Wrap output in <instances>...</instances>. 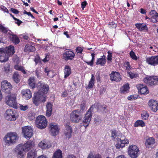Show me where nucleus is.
<instances>
[{
    "mask_svg": "<svg viewBox=\"0 0 158 158\" xmlns=\"http://www.w3.org/2000/svg\"><path fill=\"white\" fill-rule=\"evenodd\" d=\"M14 48L13 46L10 45L8 48H0V61L1 62L7 61L9 57L14 54L15 52Z\"/></svg>",
    "mask_w": 158,
    "mask_h": 158,
    "instance_id": "f257e3e1",
    "label": "nucleus"
},
{
    "mask_svg": "<svg viewBox=\"0 0 158 158\" xmlns=\"http://www.w3.org/2000/svg\"><path fill=\"white\" fill-rule=\"evenodd\" d=\"M32 142L31 141H27L26 143L23 144H20L17 146L15 149V152L19 158L23 157L24 152H27L31 148Z\"/></svg>",
    "mask_w": 158,
    "mask_h": 158,
    "instance_id": "f03ea898",
    "label": "nucleus"
},
{
    "mask_svg": "<svg viewBox=\"0 0 158 158\" xmlns=\"http://www.w3.org/2000/svg\"><path fill=\"white\" fill-rule=\"evenodd\" d=\"M0 31L3 33L10 35L9 38L10 40L15 44H18L19 43V40L18 37L15 35L13 34L10 30L1 24H0Z\"/></svg>",
    "mask_w": 158,
    "mask_h": 158,
    "instance_id": "7ed1b4c3",
    "label": "nucleus"
},
{
    "mask_svg": "<svg viewBox=\"0 0 158 158\" xmlns=\"http://www.w3.org/2000/svg\"><path fill=\"white\" fill-rule=\"evenodd\" d=\"M4 141L6 144L10 145L16 143L19 137L16 132H10L8 133L4 137Z\"/></svg>",
    "mask_w": 158,
    "mask_h": 158,
    "instance_id": "20e7f679",
    "label": "nucleus"
},
{
    "mask_svg": "<svg viewBox=\"0 0 158 158\" xmlns=\"http://www.w3.org/2000/svg\"><path fill=\"white\" fill-rule=\"evenodd\" d=\"M35 122L36 127L42 129L46 127L48 121L45 116L40 115L37 117Z\"/></svg>",
    "mask_w": 158,
    "mask_h": 158,
    "instance_id": "39448f33",
    "label": "nucleus"
},
{
    "mask_svg": "<svg viewBox=\"0 0 158 158\" xmlns=\"http://www.w3.org/2000/svg\"><path fill=\"white\" fill-rule=\"evenodd\" d=\"M37 87L38 89L37 93L42 96H44L47 93L49 89L48 85L41 81L37 83Z\"/></svg>",
    "mask_w": 158,
    "mask_h": 158,
    "instance_id": "423d86ee",
    "label": "nucleus"
},
{
    "mask_svg": "<svg viewBox=\"0 0 158 158\" xmlns=\"http://www.w3.org/2000/svg\"><path fill=\"white\" fill-rule=\"evenodd\" d=\"M94 108V106L92 105L87 112L83 118V120L81 124L85 128L88 126L91 120L92 115V112Z\"/></svg>",
    "mask_w": 158,
    "mask_h": 158,
    "instance_id": "0eeeda50",
    "label": "nucleus"
},
{
    "mask_svg": "<svg viewBox=\"0 0 158 158\" xmlns=\"http://www.w3.org/2000/svg\"><path fill=\"white\" fill-rule=\"evenodd\" d=\"M94 108V106L92 105L87 112L83 118V120L81 124L85 128L88 126L91 120L92 115V112Z\"/></svg>",
    "mask_w": 158,
    "mask_h": 158,
    "instance_id": "6e6552de",
    "label": "nucleus"
},
{
    "mask_svg": "<svg viewBox=\"0 0 158 158\" xmlns=\"http://www.w3.org/2000/svg\"><path fill=\"white\" fill-rule=\"evenodd\" d=\"M70 120L73 123H77L81 119L82 114L78 110L73 111L70 114Z\"/></svg>",
    "mask_w": 158,
    "mask_h": 158,
    "instance_id": "1a4fd4ad",
    "label": "nucleus"
},
{
    "mask_svg": "<svg viewBox=\"0 0 158 158\" xmlns=\"http://www.w3.org/2000/svg\"><path fill=\"white\" fill-rule=\"evenodd\" d=\"M5 99L6 103L8 106L14 108L17 106L16 96L15 94L8 95L6 97Z\"/></svg>",
    "mask_w": 158,
    "mask_h": 158,
    "instance_id": "9d476101",
    "label": "nucleus"
},
{
    "mask_svg": "<svg viewBox=\"0 0 158 158\" xmlns=\"http://www.w3.org/2000/svg\"><path fill=\"white\" fill-rule=\"evenodd\" d=\"M143 81L148 85L152 86L158 85V78L156 76L147 77L144 78Z\"/></svg>",
    "mask_w": 158,
    "mask_h": 158,
    "instance_id": "9b49d317",
    "label": "nucleus"
},
{
    "mask_svg": "<svg viewBox=\"0 0 158 158\" xmlns=\"http://www.w3.org/2000/svg\"><path fill=\"white\" fill-rule=\"evenodd\" d=\"M139 150L136 146L131 145L128 148V153L131 158H136L139 155Z\"/></svg>",
    "mask_w": 158,
    "mask_h": 158,
    "instance_id": "f8f14e48",
    "label": "nucleus"
},
{
    "mask_svg": "<svg viewBox=\"0 0 158 158\" xmlns=\"http://www.w3.org/2000/svg\"><path fill=\"white\" fill-rule=\"evenodd\" d=\"M2 89V91L6 94H10L12 88L10 83L6 80L2 81L1 83Z\"/></svg>",
    "mask_w": 158,
    "mask_h": 158,
    "instance_id": "ddd939ff",
    "label": "nucleus"
},
{
    "mask_svg": "<svg viewBox=\"0 0 158 158\" xmlns=\"http://www.w3.org/2000/svg\"><path fill=\"white\" fill-rule=\"evenodd\" d=\"M46 101L45 96H42L37 93L34 94V95L33 98V102L36 106H38L41 102H44Z\"/></svg>",
    "mask_w": 158,
    "mask_h": 158,
    "instance_id": "4468645a",
    "label": "nucleus"
},
{
    "mask_svg": "<svg viewBox=\"0 0 158 158\" xmlns=\"http://www.w3.org/2000/svg\"><path fill=\"white\" fill-rule=\"evenodd\" d=\"M16 112L13 110H6L5 115L6 119L10 121H15L16 119L15 116Z\"/></svg>",
    "mask_w": 158,
    "mask_h": 158,
    "instance_id": "2eb2a0df",
    "label": "nucleus"
},
{
    "mask_svg": "<svg viewBox=\"0 0 158 158\" xmlns=\"http://www.w3.org/2000/svg\"><path fill=\"white\" fill-rule=\"evenodd\" d=\"M22 132L24 137L27 139L30 138L33 134V130L30 127L26 126L23 127Z\"/></svg>",
    "mask_w": 158,
    "mask_h": 158,
    "instance_id": "dca6fc26",
    "label": "nucleus"
},
{
    "mask_svg": "<svg viewBox=\"0 0 158 158\" xmlns=\"http://www.w3.org/2000/svg\"><path fill=\"white\" fill-rule=\"evenodd\" d=\"M50 131L51 134L53 136L58 134L59 131L58 126L55 123H51L49 125Z\"/></svg>",
    "mask_w": 158,
    "mask_h": 158,
    "instance_id": "f3484780",
    "label": "nucleus"
},
{
    "mask_svg": "<svg viewBox=\"0 0 158 158\" xmlns=\"http://www.w3.org/2000/svg\"><path fill=\"white\" fill-rule=\"evenodd\" d=\"M146 61L147 63L151 65H157L158 64V56L147 58Z\"/></svg>",
    "mask_w": 158,
    "mask_h": 158,
    "instance_id": "a211bd4d",
    "label": "nucleus"
},
{
    "mask_svg": "<svg viewBox=\"0 0 158 158\" xmlns=\"http://www.w3.org/2000/svg\"><path fill=\"white\" fill-rule=\"evenodd\" d=\"M151 109L153 112H156L158 110V102L153 99L150 100L148 103Z\"/></svg>",
    "mask_w": 158,
    "mask_h": 158,
    "instance_id": "6ab92c4d",
    "label": "nucleus"
},
{
    "mask_svg": "<svg viewBox=\"0 0 158 158\" xmlns=\"http://www.w3.org/2000/svg\"><path fill=\"white\" fill-rule=\"evenodd\" d=\"M110 79L111 81L116 82L120 81L121 79V76L120 74L116 72H112L110 74Z\"/></svg>",
    "mask_w": 158,
    "mask_h": 158,
    "instance_id": "aec40b11",
    "label": "nucleus"
},
{
    "mask_svg": "<svg viewBox=\"0 0 158 158\" xmlns=\"http://www.w3.org/2000/svg\"><path fill=\"white\" fill-rule=\"evenodd\" d=\"M75 54L71 51H67L63 55V58L66 61L72 60Z\"/></svg>",
    "mask_w": 158,
    "mask_h": 158,
    "instance_id": "412c9836",
    "label": "nucleus"
},
{
    "mask_svg": "<svg viewBox=\"0 0 158 158\" xmlns=\"http://www.w3.org/2000/svg\"><path fill=\"white\" fill-rule=\"evenodd\" d=\"M151 17V21L152 22L155 23L158 21V13L155 10H152L149 13Z\"/></svg>",
    "mask_w": 158,
    "mask_h": 158,
    "instance_id": "4be33fe9",
    "label": "nucleus"
},
{
    "mask_svg": "<svg viewBox=\"0 0 158 158\" xmlns=\"http://www.w3.org/2000/svg\"><path fill=\"white\" fill-rule=\"evenodd\" d=\"M21 93L23 97L26 99H29L32 97V93L29 89H23Z\"/></svg>",
    "mask_w": 158,
    "mask_h": 158,
    "instance_id": "5701e85b",
    "label": "nucleus"
},
{
    "mask_svg": "<svg viewBox=\"0 0 158 158\" xmlns=\"http://www.w3.org/2000/svg\"><path fill=\"white\" fill-rule=\"evenodd\" d=\"M136 27L140 31L147 32L148 29L147 25L143 23H137L135 24Z\"/></svg>",
    "mask_w": 158,
    "mask_h": 158,
    "instance_id": "b1692460",
    "label": "nucleus"
},
{
    "mask_svg": "<svg viewBox=\"0 0 158 158\" xmlns=\"http://www.w3.org/2000/svg\"><path fill=\"white\" fill-rule=\"evenodd\" d=\"M65 129L64 131V135L66 139H69L71 137L72 131L71 127L68 125H66Z\"/></svg>",
    "mask_w": 158,
    "mask_h": 158,
    "instance_id": "393cba45",
    "label": "nucleus"
},
{
    "mask_svg": "<svg viewBox=\"0 0 158 158\" xmlns=\"http://www.w3.org/2000/svg\"><path fill=\"white\" fill-rule=\"evenodd\" d=\"M46 107L47 109L46 115L47 117H49L51 116L52 114V105L49 102H48Z\"/></svg>",
    "mask_w": 158,
    "mask_h": 158,
    "instance_id": "a878e982",
    "label": "nucleus"
},
{
    "mask_svg": "<svg viewBox=\"0 0 158 158\" xmlns=\"http://www.w3.org/2000/svg\"><path fill=\"white\" fill-rule=\"evenodd\" d=\"M137 88L139 90V92L141 94H147L148 93V90L146 86H143V85H137Z\"/></svg>",
    "mask_w": 158,
    "mask_h": 158,
    "instance_id": "bb28decb",
    "label": "nucleus"
},
{
    "mask_svg": "<svg viewBox=\"0 0 158 158\" xmlns=\"http://www.w3.org/2000/svg\"><path fill=\"white\" fill-rule=\"evenodd\" d=\"M155 143V139L152 137H150L147 139L145 145L147 147L149 148H152Z\"/></svg>",
    "mask_w": 158,
    "mask_h": 158,
    "instance_id": "cd10ccee",
    "label": "nucleus"
},
{
    "mask_svg": "<svg viewBox=\"0 0 158 158\" xmlns=\"http://www.w3.org/2000/svg\"><path fill=\"white\" fill-rule=\"evenodd\" d=\"M105 58L106 56L103 55L101 58L98 59L97 60L96 64L97 65H100L102 66H104L106 61Z\"/></svg>",
    "mask_w": 158,
    "mask_h": 158,
    "instance_id": "c85d7f7f",
    "label": "nucleus"
},
{
    "mask_svg": "<svg viewBox=\"0 0 158 158\" xmlns=\"http://www.w3.org/2000/svg\"><path fill=\"white\" fill-rule=\"evenodd\" d=\"M39 147L43 149H46L50 148L51 145L50 143H48L45 141H41L39 143Z\"/></svg>",
    "mask_w": 158,
    "mask_h": 158,
    "instance_id": "c756f323",
    "label": "nucleus"
},
{
    "mask_svg": "<svg viewBox=\"0 0 158 158\" xmlns=\"http://www.w3.org/2000/svg\"><path fill=\"white\" fill-rule=\"evenodd\" d=\"M64 78H66L69 76L71 73V69L69 65H66L64 70Z\"/></svg>",
    "mask_w": 158,
    "mask_h": 158,
    "instance_id": "7c9ffc66",
    "label": "nucleus"
},
{
    "mask_svg": "<svg viewBox=\"0 0 158 158\" xmlns=\"http://www.w3.org/2000/svg\"><path fill=\"white\" fill-rule=\"evenodd\" d=\"M130 88L129 85L127 83L123 86L120 88V91L121 93L125 94L128 92Z\"/></svg>",
    "mask_w": 158,
    "mask_h": 158,
    "instance_id": "2f4dec72",
    "label": "nucleus"
},
{
    "mask_svg": "<svg viewBox=\"0 0 158 158\" xmlns=\"http://www.w3.org/2000/svg\"><path fill=\"white\" fill-rule=\"evenodd\" d=\"M97 110L98 112H101L103 113H106L107 111V107L106 105H99Z\"/></svg>",
    "mask_w": 158,
    "mask_h": 158,
    "instance_id": "473e14b6",
    "label": "nucleus"
},
{
    "mask_svg": "<svg viewBox=\"0 0 158 158\" xmlns=\"http://www.w3.org/2000/svg\"><path fill=\"white\" fill-rule=\"evenodd\" d=\"M94 76L93 74H92L91 78L89 82L88 85L86 88L88 89H89L92 88L94 85Z\"/></svg>",
    "mask_w": 158,
    "mask_h": 158,
    "instance_id": "72a5a7b5",
    "label": "nucleus"
},
{
    "mask_svg": "<svg viewBox=\"0 0 158 158\" xmlns=\"http://www.w3.org/2000/svg\"><path fill=\"white\" fill-rule=\"evenodd\" d=\"M37 152L34 150H31L27 154V158H36Z\"/></svg>",
    "mask_w": 158,
    "mask_h": 158,
    "instance_id": "f704fd0d",
    "label": "nucleus"
},
{
    "mask_svg": "<svg viewBox=\"0 0 158 158\" xmlns=\"http://www.w3.org/2000/svg\"><path fill=\"white\" fill-rule=\"evenodd\" d=\"M20 76L17 72H15L13 76V79L14 81L16 83H18L20 81Z\"/></svg>",
    "mask_w": 158,
    "mask_h": 158,
    "instance_id": "c9c22d12",
    "label": "nucleus"
},
{
    "mask_svg": "<svg viewBox=\"0 0 158 158\" xmlns=\"http://www.w3.org/2000/svg\"><path fill=\"white\" fill-rule=\"evenodd\" d=\"M35 50V48L34 46L29 44L26 45V48L25 49V51L26 52H33Z\"/></svg>",
    "mask_w": 158,
    "mask_h": 158,
    "instance_id": "e433bc0d",
    "label": "nucleus"
},
{
    "mask_svg": "<svg viewBox=\"0 0 158 158\" xmlns=\"http://www.w3.org/2000/svg\"><path fill=\"white\" fill-rule=\"evenodd\" d=\"M52 158H62L61 151L60 150L56 151L54 153Z\"/></svg>",
    "mask_w": 158,
    "mask_h": 158,
    "instance_id": "4c0bfd02",
    "label": "nucleus"
},
{
    "mask_svg": "<svg viewBox=\"0 0 158 158\" xmlns=\"http://www.w3.org/2000/svg\"><path fill=\"white\" fill-rule=\"evenodd\" d=\"M145 126V123L142 120H139L137 121L135 123L134 126L135 127L141 126L144 127Z\"/></svg>",
    "mask_w": 158,
    "mask_h": 158,
    "instance_id": "58836bf2",
    "label": "nucleus"
},
{
    "mask_svg": "<svg viewBox=\"0 0 158 158\" xmlns=\"http://www.w3.org/2000/svg\"><path fill=\"white\" fill-rule=\"evenodd\" d=\"M87 158H102L101 156L98 154H94L92 152H90Z\"/></svg>",
    "mask_w": 158,
    "mask_h": 158,
    "instance_id": "ea45409f",
    "label": "nucleus"
},
{
    "mask_svg": "<svg viewBox=\"0 0 158 158\" xmlns=\"http://www.w3.org/2000/svg\"><path fill=\"white\" fill-rule=\"evenodd\" d=\"M28 81L29 83V85L32 88H33L35 87V79L34 77H30L29 80Z\"/></svg>",
    "mask_w": 158,
    "mask_h": 158,
    "instance_id": "a19ab883",
    "label": "nucleus"
},
{
    "mask_svg": "<svg viewBox=\"0 0 158 158\" xmlns=\"http://www.w3.org/2000/svg\"><path fill=\"white\" fill-rule=\"evenodd\" d=\"M117 141L118 142H120L121 144H123V147H124L125 144H127L129 143V141L127 139H120L118 138Z\"/></svg>",
    "mask_w": 158,
    "mask_h": 158,
    "instance_id": "79ce46f5",
    "label": "nucleus"
},
{
    "mask_svg": "<svg viewBox=\"0 0 158 158\" xmlns=\"http://www.w3.org/2000/svg\"><path fill=\"white\" fill-rule=\"evenodd\" d=\"M85 104L84 102L82 103L80 105V109H78L80 111L81 114H82L83 113L84 111L85 110Z\"/></svg>",
    "mask_w": 158,
    "mask_h": 158,
    "instance_id": "37998d69",
    "label": "nucleus"
},
{
    "mask_svg": "<svg viewBox=\"0 0 158 158\" xmlns=\"http://www.w3.org/2000/svg\"><path fill=\"white\" fill-rule=\"evenodd\" d=\"M128 76L130 77V78L132 79L135 77H136L138 76V74H135L131 72H127Z\"/></svg>",
    "mask_w": 158,
    "mask_h": 158,
    "instance_id": "c03bdc74",
    "label": "nucleus"
},
{
    "mask_svg": "<svg viewBox=\"0 0 158 158\" xmlns=\"http://www.w3.org/2000/svg\"><path fill=\"white\" fill-rule=\"evenodd\" d=\"M130 55L132 59L136 60H137V56L133 51H131L130 52Z\"/></svg>",
    "mask_w": 158,
    "mask_h": 158,
    "instance_id": "a18cd8bd",
    "label": "nucleus"
},
{
    "mask_svg": "<svg viewBox=\"0 0 158 158\" xmlns=\"http://www.w3.org/2000/svg\"><path fill=\"white\" fill-rule=\"evenodd\" d=\"M138 97V95H132L128 96L127 99L129 100H131L132 99H136Z\"/></svg>",
    "mask_w": 158,
    "mask_h": 158,
    "instance_id": "49530a36",
    "label": "nucleus"
},
{
    "mask_svg": "<svg viewBox=\"0 0 158 158\" xmlns=\"http://www.w3.org/2000/svg\"><path fill=\"white\" fill-rule=\"evenodd\" d=\"M13 60L14 62L17 64H18L19 63V58L17 56L15 55L13 56Z\"/></svg>",
    "mask_w": 158,
    "mask_h": 158,
    "instance_id": "de8ad7c7",
    "label": "nucleus"
},
{
    "mask_svg": "<svg viewBox=\"0 0 158 158\" xmlns=\"http://www.w3.org/2000/svg\"><path fill=\"white\" fill-rule=\"evenodd\" d=\"M141 116L142 119L146 120L149 117V115L148 114L146 113H143L141 114Z\"/></svg>",
    "mask_w": 158,
    "mask_h": 158,
    "instance_id": "09e8293b",
    "label": "nucleus"
},
{
    "mask_svg": "<svg viewBox=\"0 0 158 158\" xmlns=\"http://www.w3.org/2000/svg\"><path fill=\"white\" fill-rule=\"evenodd\" d=\"M36 75L38 78H40L41 75V73H40V70L38 69H37L35 71Z\"/></svg>",
    "mask_w": 158,
    "mask_h": 158,
    "instance_id": "8fccbe9b",
    "label": "nucleus"
},
{
    "mask_svg": "<svg viewBox=\"0 0 158 158\" xmlns=\"http://www.w3.org/2000/svg\"><path fill=\"white\" fill-rule=\"evenodd\" d=\"M28 108V107L27 105L23 106L22 105H20V109L22 110L25 111L27 110Z\"/></svg>",
    "mask_w": 158,
    "mask_h": 158,
    "instance_id": "3c124183",
    "label": "nucleus"
},
{
    "mask_svg": "<svg viewBox=\"0 0 158 158\" xmlns=\"http://www.w3.org/2000/svg\"><path fill=\"white\" fill-rule=\"evenodd\" d=\"M34 61L36 65L38 63L41 62V60H40V58L39 56H38L35 57L34 60Z\"/></svg>",
    "mask_w": 158,
    "mask_h": 158,
    "instance_id": "603ef678",
    "label": "nucleus"
},
{
    "mask_svg": "<svg viewBox=\"0 0 158 158\" xmlns=\"http://www.w3.org/2000/svg\"><path fill=\"white\" fill-rule=\"evenodd\" d=\"M5 71L6 73H8L10 71V65L9 64H6L5 68Z\"/></svg>",
    "mask_w": 158,
    "mask_h": 158,
    "instance_id": "864d4df0",
    "label": "nucleus"
},
{
    "mask_svg": "<svg viewBox=\"0 0 158 158\" xmlns=\"http://www.w3.org/2000/svg\"><path fill=\"white\" fill-rule=\"evenodd\" d=\"M109 25L110 27L113 28H116L117 26V24L113 22L109 23Z\"/></svg>",
    "mask_w": 158,
    "mask_h": 158,
    "instance_id": "5fc2aeb1",
    "label": "nucleus"
},
{
    "mask_svg": "<svg viewBox=\"0 0 158 158\" xmlns=\"http://www.w3.org/2000/svg\"><path fill=\"white\" fill-rule=\"evenodd\" d=\"M118 143L116 145V147L117 149H119L120 148H123V144H121L120 142H118Z\"/></svg>",
    "mask_w": 158,
    "mask_h": 158,
    "instance_id": "6e6d98bb",
    "label": "nucleus"
},
{
    "mask_svg": "<svg viewBox=\"0 0 158 158\" xmlns=\"http://www.w3.org/2000/svg\"><path fill=\"white\" fill-rule=\"evenodd\" d=\"M10 10L11 12L16 14H18L19 13L18 10L13 8H11Z\"/></svg>",
    "mask_w": 158,
    "mask_h": 158,
    "instance_id": "4d7b16f0",
    "label": "nucleus"
},
{
    "mask_svg": "<svg viewBox=\"0 0 158 158\" xmlns=\"http://www.w3.org/2000/svg\"><path fill=\"white\" fill-rule=\"evenodd\" d=\"M76 52L77 53H81L82 52V49L80 47H78L76 49Z\"/></svg>",
    "mask_w": 158,
    "mask_h": 158,
    "instance_id": "13d9d810",
    "label": "nucleus"
},
{
    "mask_svg": "<svg viewBox=\"0 0 158 158\" xmlns=\"http://www.w3.org/2000/svg\"><path fill=\"white\" fill-rule=\"evenodd\" d=\"M108 55L107 56V60H108L110 61L112 60V53L109 51L107 52Z\"/></svg>",
    "mask_w": 158,
    "mask_h": 158,
    "instance_id": "bf43d9fd",
    "label": "nucleus"
},
{
    "mask_svg": "<svg viewBox=\"0 0 158 158\" xmlns=\"http://www.w3.org/2000/svg\"><path fill=\"white\" fill-rule=\"evenodd\" d=\"M87 4V3L86 1H84L81 3V6L83 10H84V8L85 7Z\"/></svg>",
    "mask_w": 158,
    "mask_h": 158,
    "instance_id": "052dcab7",
    "label": "nucleus"
},
{
    "mask_svg": "<svg viewBox=\"0 0 158 158\" xmlns=\"http://www.w3.org/2000/svg\"><path fill=\"white\" fill-rule=\"evenodd\" d=\"M101 119H99L98 118H96L94 119V122L96 124H98L99 123L101 122Z\"/></svg>",
    "mask_w": 158,
    "mask_h": 158,
    "instance_id": "680f3d73",
    "label": "nucleus"
},
{
    "mask_svg": "<svg viewBox=\"0 0 158 158\" xmlns=\"http://www.w3.org/2000/svg\"><path fill=\"white\" fill-rule=\"evenodd\" d=\"M106 90V89L105 87H102L100 88V94H103L105 93Z\"/></svg>",
    "mask_w": 158,
    "mask_h": 158,
    "instance_id": "e2e57ef3",
    "label": "nucleus"
},
{
    "mask_svg": "<svg viewBox=\"0 0 158 158\" xmlns=\"http://www.w3.org/2000/svg\"><path fill=\"white\" fill-rule=\"evenodd\" d=\"M22 67L17 64L14 66V68L15 69L19 71Z\"/></svg>",
    "mask_w": 158,
    "mask_h": 158,
    "instance_id": "0e129e2a",
    "label": "nucleus"
},
{
    "mask_svg": "<svg viewBox=\"0 0 158 158\" xmlns=\"http://www.w3.org/2000/svg\"><path fill=\"white\" fill-rule=\"evenodd\" d=\"M1 7V9L3 10L4 12H7V13H8V10L6 7L3 6H2Z\"/></svg>",
    "mask_w": 158,
    "mask_h": 158,
    "instance_id": "69168bd1",
    "label": "nucleus"
},
{
    "mask_svg": "<svg viewBox=\"0 0 158 158\" xmlns=\"http://www.w3.org/2000/svg\"><path fill=\"white\" fill-rule=\"evenodd\" d=\"M15 20L17 21L15 22V23L18 24V25L19 26L21 23H22V22L19 20L18 19L16 18V19H15Z\"/></svg>",
    "mask_w": 158,
    "mask_h": 158,
    "instance_id": "338daca9",
    "label": "nucleus"
},
{
    "mask_svg": "<svg viewBox=\"0 0 158 158\" xmlns=\"http://www.w3.org/2000/svg\"><path fill=\"white\" fill-rule=\"evenodd\" d=\"M21 35L25 40H28L29 37L27 35H25L24 34H23L22 35Z\"/></svg>",
    "mask_w": 158,
    "mask_h": 158,
    "instance_id": "774afa93",
    "label": "nucleus"
}]
</instances>
